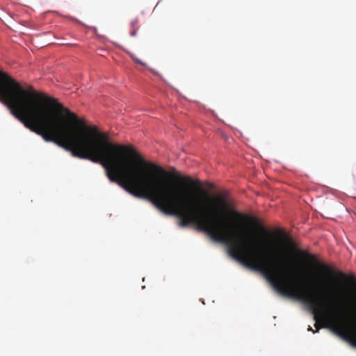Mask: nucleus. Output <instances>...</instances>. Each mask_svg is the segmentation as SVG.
<instances>
[{
  "label": "nucleus",
  "instance_id": "obj_5",
  "mask_svg": "<svg viewBox=\"0 0 356 356\" xmlns=\"http://www.w3.org/2000/svg\"><path fill=\"white\" fill-rule=\"evenodd\" d=\"M178 179L184 184L187 185L188 186L195 188V189H200V182L198 180H193L191 177L184 176L181 177L179 176Z\"/></svg>",
  "mask_w": 356,
  "mask_h": 356
},
{
  "label": "nucleus",
  "instance_id": "obj_9",
  "mask_svg": "<svg viewBox=\"0 0 356 356\" xmlns=\"http://www.w3.org/2000/svg\"><path fill=\"white\" fill-rule=\"evenodd\" d=\"M308 330H309V331H312L314 333L315 332L313 330V329L312 328V327H311V326H309V327H308Z\"/></svg>",
  "mask_w": 356,
  "mask_h": 356
},
{
  "label": "nucleus",
  "instance_id": "obj_3",
  "mask_svg": "<svg viewBox=\"0 0 356 356\" xmlns=\"http://www.w3.org/2000/svg\"><path fill=\"white\" fill-rule=\"evenodd\" d=\"M275 234L281 239V241L285 245L286 247L293 251L301 258L323 270L324 273L334 275V270L328 265L320 261L315 254H311L305 250H300L297 248L296 243L293 238L288 234L281 229H277Z\"/></svg>",
  "mask_w": 356,
  "mask_h": 356
},
{
  "label": "nucleus",
  "instance_id": "obj_4",
  "mask_svg": "<svg viewBox=\"0 0 356 356\" xmlns=\"http://www.w3.org/2000/svg\"><path fill=\"white\" fill-rule=\"evenodd\" d=\"M230 213L236 219L242 221H246L250 223H251L252 225H254L258 231L261 232L262 234L265 235H270V233L269 231H268L263 225H261L259 220L252 216L241 213L236 210L232 209L230 211Z\"/></svg>",
  "mask_w": 356,
  "mask_h": 356
},
{
  "label": "nucleus",
  "instance_id": "obj_7",
  "mask_svg": "<svg viewBox=\"0 0 356 356\" xmlns=\"http://www.w3.org/2000/svg\"><path fill=\"white\" fill-rule=\"evenodd\" d=\"M130 26V35L132 37L136 36L137 32L139 29V19L138 17L133 19L131 21Z\"/></svg>",
  "mask_w": 356,
  "mask_h": 356
},
{
  "label": "nucleus",
  "instance_id": "obj_1",
  "mask_svg": "<svg viewBox=\"0 0 356 356\" xmlns=\"http://www.w3.org/2000/svg\"><path fill=\"white\" fill-rule=\"evenodd\" d=\"M226 245L233 258L261 273L278 293L308 305L316 321L317 330L320 328L317 322L324 320L334 333L356 348L352 341V338L356 340V327H353L350 321V314H356V305L347 304L341 300L337 305L333 304V301L325 304L323 299L304 291L292 276L291 270L294 268L284 259L286 257H283V249L280 243H274L265 249H256L248 244L244 238L238 237L226 223Z\"/></svg>",
  "mask_w": 356,
  "mask_h": 356
},
{
  "label": "nucleus",
  "instance_id": "obj_6",
  "mask_svg": "<svg viewBox=\"0 0 356 356\" xmlns=\"http://www.w3.org/2000/svg\"><path fill=\"white\" fill-rule=\"evenodd\" d=\"M337 276L344 281H349L351 282L355 286H356V278L353 275H347L344 273L339 271L337 274ZM352 341L356 345V339L352 338Z\"/></svg>",
  "mask_w": 356,
  "mask_h": 356
},
{
  "label": "nucleus",
  "instance_id": "obj_8",
  "mask_svg": "<svg viewBox=\"0 0 356 356\" xmlns=\"http://www.w3.org/2000/svg\"><path fill=\"white\" fill-rule=\"evenodd\" d=\"M131 57H132V59H133L136 63H139V64H140V65H145L144 63H143V62H142V60H140V59H138V58H136V57H135V56H132Z\"/></svg>",
  "mask_w": 356,
  "mask_h": 356
},
{
  "label": "nucleus",
  "instance_id": "obj_2",
  "mask_svg": "<svg viewBox=\"0 0 356 356\" xmlns=\"http://www.w3.org/2000/svg\"><path fill=\"white\" fill-rule=\"evenodd\" d=\"M0 100L26 128L45 142L57 145V99L24 89L9 74L0 70Z\"/></svg>",
  "mask_w": 356,
  "mask_h": 356
}]
</instances>
